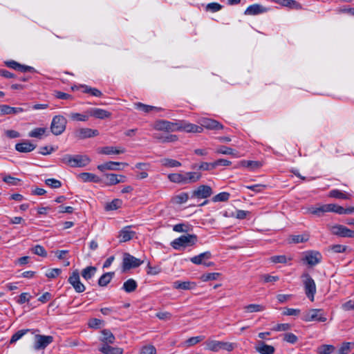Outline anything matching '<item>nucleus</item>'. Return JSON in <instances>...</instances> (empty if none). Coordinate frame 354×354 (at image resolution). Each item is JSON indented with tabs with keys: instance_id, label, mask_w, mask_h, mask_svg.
<instances>
[{
	"instance_id": "052dcab7",
	"label": "nucleus",
	"mask_w": 354,
	"mask_h": 354,
	"mask_svg": "<svg viewBox=\"0 0 354 354\" xmlns=\"http://www.w3.org/2000/svg\"><path fill=\"white\" fill-rule=\"evenodd\" d=\"M156 349L153 345H146L142 347L140 354H156Z\"/></svg>"
},
{
	"instance_id": "e433bc0d",
	"label": "nucleus",
	"mask_w": 354,
	"mask_h": 354,
	"mask_svg": "<svg viewBox=\"0 0 354 354\" xmlns=\"http://www.w3.org/2000/svg\"><path fill=\"white\" fill-rule=\"evenodd\" d=\"M78 178L82 182H98L99 180L98 177L97 176L87 172H83L80 174L78 175Z\"/></svg>"
},
{
	"instance_id": "bb28decb",
	"label": "nucleus",
	"mask_w": 354,
	"mask_h": 354,
	"mask_svg": "<svg viewBox=\"0 0 354 354\" xmlns=\"http://www.w3.org/2000/svg\"><path fill=\"white\" fill-rule=\"evenodd\" d=\"M268 10L267 8L259 4H253L247 8L245 10L244 14L245 15H257L261 13L266 12Z\"/></svg>"
},
{
	"instance_id": "774afa93",
	"label": "nucleus",
	"mask_w": 354,
	"mask_h": 354,
	"mask_svg": "<svg viewBox=\"0 0 354 354\" xmlns=\"http://www.w3.org/2000/svg\"><path fill=\"white\" fill-rule=\"evenodd\" d=\"M30 297L31 296L28 292H23L19 295L17 303L19 304H23L26 302H28Z\"/></svg>"
},
{
	"instance_id": "a878e982",
	"label": "nucleus",
	"mask_w": 354,
	"mask_h": 354,
	"mask_svg": "<svg viewBox=\"0 0 354 354\" xmlns=\"http://www.w3.org/2000/svg\"><path fill=\"white\" fill-rule=\"evenodd\" d=\"M99 351L103 354H122L123 349L119 347H113L110 344H104L98 348Z\"/></svg>"
},
{
	"instance_id": "4c0bfd02",
	"label": "nucleus",
	"mask_w": 354,
	"mask_h": 354,
	"mask_svg": "<svg viewBox=\"0 0 354 354\" xmlns=\"http://www.w3.org/2000/svg\"><path fill=\"white\" fill-rule=\"evenodd\" d=\"M113 276L114 272H112L104 273L100 277L98 280V285L100 286H106L111 281Z\"/></svg>"
},
{
	"instance_id": "a19ab883",
	"label": "nucleus",
	"mask_w": 354,
	"mask_h": 354,
	"mask_svg": "<svg viewBox=\"0 0 354 354\" xmlns=\"http://www.w3.org/2000/svg\"><path fill=\"white\" fill-rule=\"evenodd\" d=\"M335 350V347L330 344H322L317 348V354H330Z\"/></svg>"
},
{
	"instance_id": "aec40b11",
	"label": "nucleus",
	"mask_w": 354,
	"mask_h": 354,
	"mask_svg": "<svg viewBox=\"0 0 354 354\" xmlns=\"http://www.w3.org/2000/svg\"><path fill=\"white\" fill-rule=\"evenodd\" d=\"M6 65L11 68H13L15 70L26 73V72H35V69L29 66L22 65L14 60L8 61L6 62Z\"/></svg>"
},
{
	"instance_id": "20e7f679",
	"label": "nucleus",
	"mask_w": 354,
	"mask_h": 354,
	"mask_svg": "<svg viewBox=\"0 0 354 354\" xmlns=\"http://www.w3.org/2000/svg\"><path fill=\"white\" fill-rule=\"evenodd\" d=\"M301 319L306 322L313 321L324 322L327 320L324 311L322 309L317 308L310 309L305 312Z\"/></svg>"
},
{
	"instance_id": "39448f33",
	"label": "nucleus",
	"mask_w": 354,
	"mask_h": 354,
	"mask_svg": "<svg viewBox=\"0 0 354 354\" xmlns=\"http://www.w3.org/2000/svg\"><path fill=\"white\" fill-rule=\"evenodd\" d=\"M303 283L304 286L305 293L307 297L311 301H314V297L316 293V285L314 279L308 273H304L301 275Z\"/></svg>"
},
{
	"instance_id": "72a5a7b5",
	"label": "nucleus",
	"mask_w": 354,
	"mask_h": 354,
	"mask_svg": "<svg viewBox=\"0 0 354 354\" xmlns=\"http://www.w3.org/2000/svg\"><path fill=\"white\" fill-rule=\"evenodd\" d=\"M137 287V282L133 279H129L123 283L122 289L129 293L135 291Z\"/></svg>"
},
{
	"instance_id": "5701e85b",
	"label": "nucleus",
	"mask_w": 354,
	"mask_h": 354,
	"mask_svg": "<svg viewBox=\"0 0 354 354\" xmlns=\"http://www.w3.org/2000/svg\"><path fill=\"white\" fill-rule=\"evenodd\" d=\"M99 339L102 342V344H112L115 342V337L111 330L108 329H103L101 330V336Z\"/></svg>"
},
{
	"instance_id": "e2e57ef3",
	"label": "nucleus",
	"mask_w": 354,
	"mask_h": 354,
	"mask_svg": "<svg viewBox=\"0 0 354 354\" xmlns=\"http://www.w3.org/2000/svg\"><path fill=\"white\" fill-rule=\"evenodd\" d=\"M46 184L52 188H59L62 186V183L55 178H48L45 181Z\"/></svg>"
},
{
	"instance_id": "7c9ffc66",
	"label": "nucleus",
	"mask_w": 354,
	"mask_h": 354,
	"mask_svg": "<svg viewBox=\"0 0 354 354\" xmlns=\"http://www.w3.org/2000/svg\"><path fill=\"white\" fill-rule=\"evenodd\" d=\"M68 117L73 121L86 122L90 117L89 111L87 110L84 113H71L68 114Z\"/></svg>"
},
{
	"instance_id": "58836bf2",
	"label": "nucleus",
	"mask_w": 354,
	"mask_h": 354,
	"mask_svg": "<svg viewBox=\"0 0 354 354\" xmlns=\"http://www.w3.org/2000/svg\"><path fill=\"white\" fill-rule=\"evenodd\" d=\"M96 270L97 269L95 267L88 266L82 270V276L84 279L88 280L94 276V274L96 272Z\"/></svg>"
},
{
	"instance_id": "37998d69",
	"label": "nucleus",
	"mask_w": 354,
	"mask_h": 354,
	"mask_svg": "<svg viewBox=\"0 0 354 354\" xmlns=\"http://www.w3.org/2000/svg\"><path fill=\"white\" fill-rule=\"evenodd\" d=\"M107 180L106 184L108 185H113L120 183H124V180H119L118 175L115 174H106Z\"/></svg>"
},
{
	"instance_id": "6e6552de",
	"label": "nucleus",
	"mask_w": 354,
	"mask_h": 354,
	"mask_svg": "<svg viewBox=\"0 0 354 354\" xmlns=\"http://www.w3.org/2000/svg\"><path fill=\"white\" fill-rule=\"evenodd\" d=\"M142 263L143 261L140 260V259L136 258L129 253H124L122 261V268L124 271L128 270L131 268L139 267L141 264H142Z\"/></svg>"
},
{
	"instance_id": "338daca9",
	"label": "nucleus",
	"mask_w": 354,
	"mask_h": 354,
	"mask_svg": "<svg viewBox=\"0 0 354 354\" xmlns=\"http://www.w3.org/2000/svg\"><path fill=\"white\" fill-rule=\"evenodd\" d=\"M162 165L169 167H174L177 165V161L173 159L164 158L160 160Z\"/></svg>"
},
{
	"instance_id": "c9c22d12",
	"label": "nucleus",
	"mask_w": 354,
	"mask_h": 354,
	"mask_svg": "<svg viewBox=\"0 0 354 354\" xmlns=\"http://www.w3.org/2000/svg\"><path fill=\"white\" fill-rule=\"evenodd\" d=\"M134 106L136 109L141 111L145 113H149L152 111H159L160 108H158L156 106H153L150 105H147L145 104H142L141 102H137L134 104Z\"/></svg>"
},
{
	"instance_id": "13d9d810",
	"label": "nucleus",
	"mask_w": 354,
	"mask_h": 354,
	"mask_svg": "<svg viewBox=\"0 0 354 354\" xmlns=\"http://www.w3.org/2000/svg\"><path fill=\"white\" fill-rule=\"evenodd\" d=\"M45 128H36L29 133V136L31 138H40L46 132Z\"/></svg>"
},
{
	"instance_id": "de8ad7c7",
	"label": "nucleus",
	"mask_w": 354,
	"mask_h": 354,
	"mask_svg": "<svg viewBox=\"0 0 354 354\" xmlns=\"http://www.w3.org/2000/svg\"><path fill=\"white\" fill-rule=\"evenodd\" d=\"M230 194L228 192H221L212 198L213 202H226L229 200Z\"/></svg>"
},
{
	"instance_id": "cd10ccee",
	"label": "nucleus",
	"mask_w": 354,
	"mask_h": 354,
	"mask_svg": "<svg viewBox=\"0 0 354 354\" xmlns=\"http://www.w3.org/2000/svg\"><path fill=\"white\" fill-rule=\"evenodd\" d=\"M36 146L28 141L17 143L15 149L21 153H28L33 151Z\"/></svg>"
},
{
	"instance_id": "8fccbe9b",
	"label": "nucleus",
	"mask_w": 354,
	"mask_h": 354,
	"mask_svg": "<svg viewBox=\"0 0 354 354\" xmlns=\"http://www.w3.org/2000/svg\"><path fill=\"white\" fill-rule=\"evenodd\" d=\"M290 239L294 243H304L309 239V235L307 234L301 235H292L290 236Z\"/></svg>"
},
{
	"instance_id": "f257e3e1",
	"label": "nucleus",
	"mask_w": 354,
	"mask_h": 354,
	"mask_svg": "<svg viewBox=\"0 0 354 354\" xmlns=\"http://www.w3.org/2000/svg\"><path fill=\"white\" fill-rule=\"evenodd\" d=\"M61 161L72 167H83L89 164L91 159L86 155L66 154L61 158Z\"/></svg>"
},
{
	"instance_id": "5fc2aeb1",
	"label": "nucleus",
	"mask_w": 354,
	"mask_h": 354,
	"mask_svg": "<svg viewBox=\"0 0 354 354\" xmlns=\"http://www.w3.org/2000/svg\"><path fill=\"white\" fill-rule=\"evenodd\" d=\"M103 324V320L97 318H92L88 321V325L89 328L97 329L100 328Z\"/></svg>"
},
{
	"instance_id": "6ab92c4d",
	"label": "nucleus",
	"mask_w": 354,
	"mask_h": 354,
	"mask_svg": "<svg viewBox=\"0 0 354 354\" xmlns=\"http://www.w3.org/2000/svg\"><path fill=\"white\" fill-rule=\"evenodd\" d=\"M131 228V226H126L119 232L118 239L120 243L129 241L133 238L136 232L132 231Z\"/></svg>"
},
{
	"instance_id": "ddd939ff",
	"label": "nucleus",
	"mask_w": 354,
	"mask_h": 354,
	"mask_svg": "<svg viewBox=\"0 0 354 354\" xmlns=\"http://www.w3.org/2000/svg\"><path fill=\"white\" fill-rule=\"evenodd\" d=\"M183 131L187 133H202L203 127L189 123L185 120H178V131Z\"/></svg>"
},
{
	"instance_id": "393cba45",
	"label": "nucleus",
	"mask_w": 354,
	"mask_h": 354,
	"mask_svg": "<svg viewBox=\"0 0 354 354\" xmlns=\"http://www.w3.org/2000/svg\"><path fill=\"white\" fill-rule=\"evenodd\" d=\"M88 111L90 117L93 116L98 119L108 118L111 115L110 112L102 109L91 108Z\"/></svg>"
},
{
	"instance_id": "7ed1b4c3",
	"label": "nucleus",
	"mask_w": 354,
	"mask_h": 354,
	"mask_svg": "<svg viewBox=\"0 0 354 354\" xmlns=\"http://www.w3.org/2000/svg\"><path fill=\"white\" fill-rule=\"evenodd\" d=\"M198 236L195 234H181L178 236V252L194 246L198 242Z\"/></svg>"
},
{
	"instance_id": "69168bd1",
	"label": "nucleus",
	"mask_w": 354,
	"mask_h": 354,
	"mask_svg": "<svg viewBox=\"0 0 354 354\" xmlns=\"http://www.w3.org/2000/svg\"><path fill=\"white\" fill-rule=\"evenodd\" d=\"M291 328L289 324H278L272 328L274 331H287Z\"/></svg>"
},
{
	"instance_id": "a211bd4d",
	"label": "nucleus",
	"mask_w": 354,
	"mask_h": 354,
	"mask_svg": "<svg viewBox=\"0 0 354 354\" xmlns=\"http://www.w3.org/2000/svg\"><path fill=\"white\" fill-rule=\"evenodd\" d=\"M98 135L99 131L97 130L90 128H81L76 131V137L81 140L95 137Z\"/></svg>"
},
{
	"instance_id": "4468645a",
	"label": "nucleus",
	"mask_w": 354,
	"mask_h": 354,
	"mask_svg": "<svg viewBox=\"0 0 354 354\" xmlns=\"http://www.w3.org/2000/svg\"><path fill=\"white\" fill-rule=\"evenodd\" d=\"M35 348L36 350L44 349L47 346L53 342V337L50 335H35Z\"/></svg>"
},
{
	"instance_id": "412c9836",
	"label": "nucleus",
	"mask_w": 354,
	"mask_h": 354,
	"mask_svg": "<svg viewBox=\"0 0 354 354\" xmlns=\"http://www.w3.org/2000/svg\"><path fill=\"white\" fill-rule=\"evenodd\" d=\"M257 352L260 354H274L275 348L271 345L266 344L264 342L259 341L254 347Z\"/></svg>"
},
{
	"instance_id": "0eeeda50",
	"label": "nucleus",
	"mask_w": 354,
	"mask_h": 354,
	"mask_svg": "<svg viewBox=\"0 0 354 354\" xmlns=\"http://www.w3.org/2000/svg\"><path fill=\"white\" fill-rule=\"evenodd\" d=\"M201 174L197 171L178 173V185L194 183L201 178Z\"/></svg>"
},
{
	"instance_id": "4d7b16f0",
	"label": "nucleus",
	"mask_w": 354,
	"mask_h": 354,
	"mask_svg": "<svg viewBox=\"0 0 354 354\" xmlns=\"http://www.w3.org/2000/svg\"><path fill=\"white\" fill-rule=\"evenodd\" d=\"M219 275L217 272L206 273L201 275V279L203 281H213L216 280Z\"/></svg>"
},
{
	"instance_id": "a18cd8bd",
	"label": "nucleus",
	"mask_w": 354,
	"mask_h": 354,
	"mask_svg": "<svg viewBox=\"0 0 354 354\" xmlns=\"http://www.w3.org/2000/svg\"><path fill=\"white\" fill-rule=\"evenodd\" d=\"M122 205V201L118 198L113 199L111 203H107L106 209L108 211L115 210L120 208Z\"/></svg>"
},
{
	"instance_id": "473e14b6",
	"label": "nucleus",
	"mask_w": 354,
	"mask_h": 354,
	"mask_svg": "<svg viewBox=\"0 0 354 354\" xmlns=\"http://www.w3.org/2000/svg\"><path fill=\"white\" fill-rule=\"evenodd\" d=\"M204 339H205L204 336L192 337L187 339L185 342H182L180 344V346L185 347V348H188L189 346H194V345L199 343L200 342L203 341Z\"/></svg>"
},
{
	"instance_id": "4be33fe9",
	"label": "nucleus",
	"mask_w": 354,
	"mask_h": 354,
	"mask_svg": "<svg viewBox=\"0 0 354 354\" xmlns=\"http://www.w3.org/2000/svg\"><path fill=\"white\" fill-rule=\"evenodd\" d=\"M21 107H12L6 104L0 105V115H17L24 112Z\"/></svg>"
},
{
	"instance_id": "bf43d9fd",
	"label": "nucleus",
	"mask_w": 354,
	"mask_h": 354,
	"mask_svg": "<svg viewBox=\"0 0 354 354\" xmlns=\"http://www.w3.org/2000/svg\"><path fill=\"white\" fill-rule=\"evenodd\" d=\"M196 287V283L192 281L178 282V289L191 290Z\"/></svg>"
},
{
	"instance_id": "f8f14e48",
	"label": "nucleus",
	"mask_w": 354,
	"mask_h": 354,
	"mask_svg": "<svg viewBox=\"0 0 354 354\" xmlns=\"http://www.w3.org/2000/svg\"><path fill=\"white\" fill-rule=\"evenodd\" d=\"M68 281L78 293L83 292L86 289L84 285L80 281V274L77 270L72 272L71 275L68 277Z\"/></svg>"
},
{
	"instance_id": "3c124183",
	"label": "nucleus",
	"mask_w": 354,
	"mask_h": 354,
	"mask_svg": "<svg viewBox=\"0 0 354 354\" xmlns=\"http://www.w3.org/2000/svg\"><path fill=\"white\" fill-rule=\"evenodd\" d=\"M216 151L217 153L220 154L236 156L235 151L233 149L225 146H220L216 149Z\"/></svg>"
},
{
	"instance_id": "423d86ee",
	"label": "nucleus",
	"mask_w": 354,
	"mask_h": 354,
	"mask_svg": "<svg viewBox=\"0 0 354 354\" xmlns=\"http://www.w3.org/2000/svg\"><path fill=\"white\" fill-rule=\"evenodd\" d=\"M66 125V120L65 118L62 115H56L53 118L51 122V132L55 136H59L64 131Z\"/></svg>"
},
{
	"instance_id": "c756f323",
	"label": "nucleus",
	"mask_w": 354,
	"mask_h": 354,
	"mask_svg": "<svg viewBox=\"0 0 354 354\" xmlns=\"http://www.w3.org/2000/svg\"><path fill=\"white\" fill-rule=\"evenodd\" d=\"M239 166L246 167L250 171H255L262 167V163L260 161L241 160L239 162Z\"/></svg>"
},
{
	"instance_id": "2f4dec72",
	"label": "nucleus",
	"mask_w": 354,
	"mask_h": 354,
	"mask_svg": "<svg viewBox=\"0 0 354 354\" xmlns=\"http://www.w3.org/2000/svg\"><path fill=\"white\" fill-rule=\"evenodd\" d=\"M328 196L338 199H350L351 195L339 189H332L330 191Z\"/></svg>"
},
{
	"instance_id": "c85d7f7f",
	"label": "nucleus",
	"mask_w": 354,
	"mask_h": 354,
	"mask_svg": "<svg viewBox=\"0 0 354 354\" xmlns=\"http://www.w3.org/2000/svg\"><path fill=\"white\" fill-rule=\"evenodd\" d=\"M120 165H124L122 162H113V161H109L106 162L105 163L99 165L97 166V169L101 171H104L106 170H119L118 166Z\"/></svg>"
},
{
	"instance_id": "09e8293b",
	"label": "nucleus",
	"mask_w": 354,
	"mask_h": 354,
	"mask_svg": "<svg viewBox=\"0 0 354 354\" xmlns=\"http://www.w3.org/2000/svg\"><path fill=\"white\" fill-rule=\"evenodd\" d=\"M193 231V226L187 223H178V233L181 234H192Z\"/></svg>"
},
{
	"instance_id": "6e6d98bb",
	"label": "nucleus",
	"mask_w": 354,
	"mask_h": 354,
	"mask_svg": "<svg viewBox=\"0 0 354 354\" xmlns=\"http://www.w3.org/2000/svg\"><path fill=\"white\" fill-rule=\"evenodd\" d=\"M32 252L38 256L46 257L47 256V252L44 248L40 245H37L32 248Z\"/></svg>"
},
{
	"instance_id": "dca6fc26",
	"label": "nucleus",
	"mask_w": 354,
	"mask_h": 354,
	"mask_svg": "<svg viewBox=\"0 0 354 354\" xmlns=\"http://www.w3.org/2000/svg\"><path fill=\"white\" fill-rule=\"evenodd\" d=\"M201 127L210 130H219L223 129V125L217 120L210 118H203L201 120Z\"/></svg>"
},
{
	"instance_id": "9d476101",
	"label": "nucleus",
	"mask_w": 354,
	"mask_h": 354,
	"mask_svg": "<svg viewBox=\"0 0 354 354\" xmlns=\"http://www.w3.org/2000/svg\"><path fill=\"white\" fill-rule=\"evenodd\" d=\"M212 258V254L210 252L207 251L203 253H201L198 255H196L195 257H193L190 259V261L196 264V265H201L203 264L206 267H211L214 265L213 262L209 261L207 262L206 261Z\"/></svg>"
},
{
	"instance_id": "f03ea898",
	"label": "nucleus",
	"mask_w": 354,
	"mask_h": 354,
	"mask_svg": "<svg viewBox=\"0 0 354 354\" xmlns=\"http://www.w3.org/2000/svg\"><path fill=\"white\" fill-rule=\"evenodd\" d=\"M205 345L206 349L213 352H218L220 350L232 351L236 346L235 343L210 339L205 342Z\"/></svg>"
},
{
	"instance_id": "603ef678",
	"label": "nucleus",
	"mask_w": 354,
	"mask_h": 354,
	"mask_svg": "<svg viewBox=\"0 0 354 354\" xmlns=\"http://www.w3.org/2000/svg\"><path fill=\"white\" fill-rule=\"evenodd\" d=\"M223 6L221 5L220 3L216 2H212L206 5L205 10L207 12H216L221 10Z\"/></svg>"
},
{
	"instance_id": "b1692460",
	"label": "nucleus",
	"mask_w": 354,
	"mask_h": 354,
	"mask_svg": "<svg viewBox=\"0 0 354 354\" xmlns=\"http://www.w3.org/2000/svg\"><path fill=\"white\" fill-rule=\"evenodd\" d=\"M125 152V149L122 147H115L112 146L104 147L99 149L98 153L104 155L120 154Z\"/></svg>"
},
{
	"instance_id": "f3484780",
	"label": "nucleus",
	"mask_w": 354,
	"mask_h": 354,
	"mask_svg": "<svg viewBox=\"0 0 354 354\" xmlns=\"http://www.w3.org/2000/svg\"><path fill=\"white\" fill-rule=\"evenodd\" d=\"M176 124L165 120H158L153 124V128L158 131H163L166 132L173 131L175 130Z\"/></svg>"
},
{
	"instance_id": "ea45409f",
	"label": "nucleus",
	"mask_w": 354,
	"mask_h": 354,
	"mask_svg": "<svg viewBox=\"0 0 354 354\" xmlns=\"http://www.w3.org/2000/svg\"><path fill=\"white\" fill-rule=\"evenodd\" d=\"M308 212L318 217L322 216L325 213L324 205H319V206H311L308 208Z\"/></svg>"
},
{
	"instance_id": "864d4df0",
	"label": "nucleus",
	"mask_w": 354,
	"mask_h": 354,
	"mask_svg": "<svg viewBox=\"0 0 354 354\" xmlns=\"http://www.w3.org/2000/svg\"><path fill=\"white\" fill-rule=\"evenodd\" d=\"M270 260L274 263H286L288 260H291V259H288L285 255H276L271 257Z\"/></svg>"
},
{
	"instance_id": "680f3d73",
	"label": "nucleus",
	"mask_w": 354,
	"mask_h": 354,
	"mask_svg": "<svg viewBox=\"0 0 354 354\" xmlns=\"http://www.w3.org/2000/svg\"><path fill=\"white\" fill-rule=\"evenodd\" d=\"M62 272V270L59 268H52L47 271L46 276L50 279H54L59 276Z\"/></svg>"
},
{
	"instance_id": "f704fd0d",
	"label": "nucleus",
	"mask_w": 354,
	"mask_h": 354,
	"mask_svg": "<svg viewBox=\"0 0 354 354\" xmlns=\"http://www.w3.org/2000/svg\"><path fill=\"white\" fill-rule=\"evenodd\" d=\"M80 87L83 89L82 91L84 93H88L95 97H101L102 95V93L96 88H92L85 84L80 85Z\"/></svg>"
},
{
	"instance_id": "49530a36",
	"label": "nucleus",
	"mask_w": 354,
	"mask_h": 354,
	"mask_svg": "<svg viewBox=\"0 0 354 354\" xmlns=\"http://www.w3.org/2000/svg\"><path fill=\"white\" fill-rule=\"evenodd\" d=\"M30 331V329H22L19 330L17 332H16L11 337L10 340V344H14L19 339H20L24 335H25L27 333Z\"/></svg>"
},
{
	"instance_id": "2eb2a0df",
	"label": "nucleus",
	"mask_w": 354,
	"mask_h": 354,
	"mask_svg": "<svg viewBox=\"0 0 354 354\" xmlns=\"http://www.w3.org/2000/svg\"><path fill=\"white\" fill-rule=\"evenodd\" d=\"M322 256L320 252L315 250L308 251L305 254L304 261L309 266H314L319 263L322 261Z\"/></svg>"
},
{
	"instance_id": "79ce46f5",
	"label": "nucleus",
	"mask_w": 354,
	"mask_h": 354,
	"mask_svg": "<svg viewBox=\"0 0 354 354\" xmlns=\"http://www.w3.org/2000/svg\"><path fill=\"white\" fill-rule=\"evenodd\" d=\"M265 306L261 304H249L244 307V309L246 313H255V312H261L265 310Z\"/></svg>"
},
{
	"instance_id": "1a4fd4ad",
	"label": "nucleus",
	"mask_w": 354,
	"mask_h": 354,
	"mask_svg": "<svg viewBox=\"0 0 354 354\" xmlns=\"http://www.w3.org/2000/svg\"><path fill=\"white\" fill-rule=\"evenodd\" d=\"M212 194V189L210 186L202 185L193 191L192 198L204 199L211 196Z\"/></svg>"
},
{
	"instance_id": "c03bdc74",
	"label": "nucleus",
	"mask_w": 354,
	"mask_h": 354,
	"mask_svg": "<svg viewBox=\"0 0 354 354\" xmlns=\"http://www.w3.org/2000/svg\"><path fill=\"white\" fill-rule=\"evenodd\" d=\"M279 5L297 10L301 8V5L295 0H281Z\"/></svg>"
},
{
	"instance_id": "9b49d317",
	"label": "nucleus",
	"mask_w": 354,
	"mask_h": 354,
	"mask_svg": "<svg viewBox=\"0 0 354 354\" xmlns=\"http://www.w3.org/2000/svg\"><path fill=\"white\" fill-rule=\"evenodd\" d=\"M331 233L339 237L354 238V230L342 225H335L330 229Z\"/></svg>"
},
{
	"instance_id": "0e129e2a",
	"label": "nucleus",
	"mask_w": 354,
	"mask_h": 354,
	"mask_svg": "<svg viewBox=\"0 0 354 354\" xmlns=\"http://www.w3.org/2000/svg\"><path fill=\"white\" fill-rule=\"evenodd\" d=\"M283 340L288 343L295 344L297 342L298 338L295 334L292 333H288L284 334Z\"/></svg>"
}]
</instances>
